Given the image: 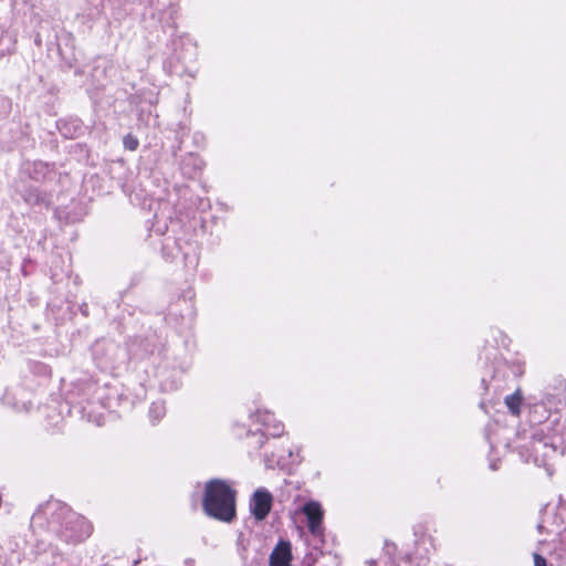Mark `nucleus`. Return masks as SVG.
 Wrapping results in <instances>:
<instances>
[{"label":"nucleus","mask_w":566,"mask_h":566,"mask_svg":"<svg viewBox=\"0 0 566 566\" xmlns=\"http://www.w3.org/2000/svg\"><path fill=\"white\" fill-rule=\"evenodd\" d=\"M292 548L290 542L277 543L270 555V566H292Z\"/></svg>","instance_id":"412c9836"},{"label":"nucleus","mask_w":566,"mask_h":566,"mask_svg":"<svg viewBox=\"0 0 566 566\" xmlns=\"http://www.w3.org/2000/svg\"><path fill=\"white\" fill-rule=\"evenodd\" d=\"M534 566H547L546 564V559L538 555V554H534Z\"/></svg>","instance_id":"72a5a7b5"},{"label":"nucleus","mask_w":566,"mask_h":566,"mask_svg":"<svg viewBox=\"0 0 566 566\" xmlns=\"http://www.w3.org/2000/svg\"><path fill=\"white\" fill-rule=\"evenodd\" d=\"M34 42H35V44H36L38 46H41L42 41H41V39H40V35H36V38H35V40H34Z\"/></svg>","instance_id":"a19ab883"},{"label":"nucleus","mask_w":566,"mask_h":566,"mask_svg":"<svg viewBox=\"0 0 566 566\" xmlns=\"http://www.w3.org/2000/svg\"><path fill=\"white\" fill-rule=\"evenodd\" d=\"M153 230L159 235H164L168 231L166 219L161 223L160 217L158 214H155V223L153 224Z\"/></svg>","instance_id":"c756f323"},{"label":"nucleus","mask_w":566,"mask_h":566,"mask_svg":"<svg viewBox=\"0 0 566 566\" xmlns=\"http://www.w3.org/2000/svg\"><path fill=\"white\" fill-rule=\"evenodd\" d=\"M97 384L91 377L78 378L70 384L65 392V400L69 405L83 409L82 403L90 401L95 395Z\"/></svg>","instance_id":"9d476101"},{"label":"nucleus","mask_w":566,"mask_h":566,"mask_svg":"<svg viewBox=\"0 0 566 566\" xmlns=\"http://www.w3.org/2000/svg\"><path fill=\"white\" fill-rule=\"evenodd\" d=\"M188 366L180 363L178 366H172L169 370L168 364H159L156 370V376L159 379L161 391L171 392L181 386V375L187 370Z\"/></svg>","instance_id":"9b49d317"},{"label":"nucleus","mask_w":566,"mask_h":566,"mask_svg":"<svg viewBox=\"0 0 566 566\" xmlns=\"http://www.w3.org/2000/svg\"><path fill=\"white\" fill-rule=\"evenodd\" d=\"M49 135H50V137H51V139H50V146H51V148H52V149H57V147H59V142H57V139H56V137H55L54 133H49Z\"/></svg>","instance_id":"f704fd0d"},{"label":"nucleus","mask_w":566,"mask_h":566,"mask_svg":"<svg viewBox=\"0 0 566 566\" xmlns=\"http://www.w3.org/2000/svg\"><path fill=\"white\" fill-rule=\"evenodd\" d=\"M181 296H182L184 301H187V300L191 301L193 298V296H195V293H193V291L191 289H188L187 291H185L182 293Z\"/></svg>","instance_id":"c9c22d12"},{"label":"nucleus","mask_w":566,"mask_h":566,"mask_svg":"<svg viewBox=\"0 0 566 566\" xmlns=\"http://www.w3.org/2000/svg\"><path fill=\"white\" fill-rule=\"evenodd\" d=\"M55 128L64 139H76L83 137L90 126L77 115L69 114L55 120Z\"/></svg>","instance_id":"f8f14e48"},{"label":"nucleus","mask_w":566,"mask_h":566,"mask_svg":"<svg viewBox=\"0 0 566 566\" xmlns=\"http://www.w3.org/2000/svg\"><path fill=\"white\" fill-rule=\"evenodd\" d=\"M12 111V101L3 95H0V122L7 119Z\"/></svg>","instance_id":"cd10ccee"},{"label":"nucleus","mask_w":566,"mask_h":566,"mask_svg":"<svg viewBox=\"0 0 566 566\" xmlns=\"http://www.w3.org/2000/svg\"><path fill=\"white\" fill-rule=\"evenodd\" d=\"M551 405L556 408L566 406V380L562 377H556L554 384L546 387L543 394Z\"/></svg>","instance_id":"dca6fc26"},{"label":"nucleus","mask_w":566,"mask_h":566,"mask_svg":"<svg viewBox=\"0 0 566 566\" xmlns=\"http://www.w3.org/2000/svg\"><path fill=\"white\" fill-rule=\"evenodd\" d=\"M1 401L4 406L11 408L14 411H21L24 408V403H19L13 392L6 390L1 397Z\"/></svg>","instance_id":"bb28decb"},{"label":"nucleus","mask_w":566,"mask_h":566,"mask_svg":"<svg viewBox=\"0 0 566 566\" xmlns=\"http://www.w3.org/2000/svg\"><path fill=\"white\" fill-rule=\"evenodd\" d=\"M189 130L190 129L182 123H179L177 125V128L175 130V139L177 144L172 146V155L175 157L177 156V153L181 150V145L184 143L185 137L189 134Z\"/></svg>","instance_id":"393cba45"},{"label":"nucleus","mask_w":566,"mask_h":566,"mask_svg":"<svg viewBox=\"0 0 566 566\" xmlns=\"http://www.w3.org/2000/svg\"><path fill=\"white\" fill-rule=\"evenodd\" d=\"M203 160L195 153L186 154L180 160V171L188 179L196 178L203 169Z\"/></svg>","instance_id":"6ab92c4d"},{"label":"nucleus","mask_w":566,"mask_h":566,"mask_svg":"<svg viewBox=\"0 0 566 566\" xmlns=\"http://www.w3.org/2000/svg\"><path fill=\"white\" fill-rule=\"evenodd\" d=\"M159 92L157 88L148 87L138 90L135 94L130 96V103L135 104L139 108V119H144V116L147 114V117L151 115L150 107L158 103Z\"/></svg>","instance_id":"ddd939ff"},{"label":"nucleus","mask_w":566,"mask_h":566,"mask_svg":"<svg viewBox=\"0 0 566 566\" xmlns=\"http://www.w3.org/2000/svg\"><path fill=\"white\" fill-rule=\"evenodd\" d=\"M252 422L256 424H276L274 419V415L268 410H258L255 413L251 415ZM277 424H282V422H277Z\"/></svg>","instance_id":"b1692460"},{"label":"nucleus","mask_w":566,"mask_h":566,"mask_svg":"<svg viewBox=\"0 0 566 566\" xmlns=\"http://www.w3.org/2000/svg\"><path fill=\"white\" fill-rule=\"evenodd\" d=\"M20 177L29 178L35 182H51L60 179L61 172L57 171L55 163L28 160L20 168Z\"/></svg>","instance_id":"1a4fd4ad"},{"label":"nucleus","mask_w":566,"mask_h":566,"mask_svg":"<svg viewBox=\"0 0 566 566\" xmlns=\"http://www.w3.org/2000/svg\"><path fill=\"white\" fill-rule=\"evenodd\" d=\"M11 188L27 206L35 210L50 209L53 206L52 195L28 182L24 178L19 177L12 181Z\"/></svg>","instance_id":"6e6552de"},{"label":"nucleus","mask_w":566,"mask_h":566,"mask_svg":"<svg viewBox=\"0 0 566 566\" xmlns=\"http://www.w3.org/2000/svg\"><path fill=\"white\" fill-rule=\"evenodd\" d=\"M25 266H27V261H24L23 265H22V272L24 275H27V272H25Z\"/></svg>","instance_id":"79ce46f5"},{"label":"nucleus","mask_w":566,"mask_h":566,"mask_svg":"<svg viewBox=\"0 0 566 566\" xmlns=\"http://www.w3.org/2000/svg\"><path fill=\"white\" fill-rule=\"evenodd\" d=\"M166 415V406L164 401H155L149 407V418L151 421H160Z\"/></svg>","instance_id":"a878e982"},{"label":"nucleus","mask_w":566,"mask_h":566,"mask_svg":"<svg viewBox=\"0 0 566 566\" xmlns=\"http://www.w3.org/2000/svg\"><path fill=\"white\" fill-rule=\"evenodd\" d=\"M10 265V255L0 242V270L4 271Z\"/></svg>","instance_id":"7c9ffc66"},{"label":"nucleus","mask_w":566,"mask_h":566,"mask_svg":"<svg viewBox=\"0 0 566 566\" xmlns=\"http://www.w3.org/2000/svg\"><path fill=\"white\" fill-rule=\"evenodd\" d=\"M203 509L208 515L223 522L235 516V492L221 480H212L206 485Z\"/></svg>","instance_id":"7ed1b4c3"},{"label":"nucleus","mask_w":566,"mask_h":566,"mask_svg":"<svg viewBox=\"0 0 566 566\" xmlns=\"http://www.w3.org/2000/svg\"><path fill=\"white\" fill-rule=\"evenodd\" d=\"M81 525L83 526V533L78 536V539H83L87 537L91 534V525L83 518L78 521Z\"/></svg>","instance_id":"473e14b6"},{"label":"nucleus","mask_w":566,"mask_h":566,"mask_svg":"<svg viewBox=\"0 0 566 566\" xmlns=\"http://www.w3.org/2000/svg\"><path fill=\"white\" fill-rule=\"evenodd\" d=\"M144 7L142 12V27L149 35L156 33L159 40V32L166 33L171 30L169 46L171 53L164 61V71L169 75L182 77L188 73L187 57L192 55V44L186 35H177L178 4L169 2L161 4L159 0H138Z\"/></svg>","instance_id":"f257e3e1"},{"label":"nucleus","mask_w":566,"mask_h":566,"mask_svg":"<svg viewBox=\"0 0 566 566\" xmlns=\"http://www.w3.org/2000/svg\"><path fill=\"white\" fill-rule=\"evenodd\" d=\"M126 349L129 359H145L154 355L161 356L166 350L165 337L157 331L149 329L143 335L128 338Z\"/></svg>","instance_id":"39448f33"},{"label":"nucleus","mask_w":566,"mask_h":566,"mask_svg":"<svg viewBox=\"0 0 566 566\" xmlns=\"http://www.w3.org/2000/svg\"><path fill=\"white\" fill-rule=\"evenodd\" d=\"M160 252L166 261H172L178 254H181L187 269L195 270L199 263V244L191 239L167 237Z\"/></svg>","instance_id":"423d86ee"},{"label":"nucleus","mask_w":566,"mask_h":566,"mask_svg":"<svg viewBox=\"0 0 566 566\" xmlns=\"http://www.w3.org/2000/svg\"><path fill=\"white\" fill-rule=\"evenodd\" d=\"M92 358L102 371L113 373L124 368L129 360L126 348L112 339L101 338L91 347Z\"/></svg>","instance_id":"20e7f679"},{"label":"nucleus","mask_w":566,"mask_h":566,"mask_svg":"<svg viewBox=\"0 0 566 566\" xmlns=\"http://www.w3.org/2000/svg\"><path fill=\"white\" fill-rule=\"evenodd\" d=\"M73 67H74V75L75 76H82L83 75L84 72L80 67L74 66L71 60H62L61 69L63 71L72 70Z\"/></svg>","instance_id":"2f4dec72"},{"label":"nucleus","mask_w":566,"mask_h":566,"mask_svg":"<svg viewBox=\"0 0 566 566\" xmlns=\"http://www.w3.org/2000/svg\"><path fill=\"white\" fill-rule=\"evenodd\" d=\"M52 280H54L55 282L59 281L56 273H52Z\"/></svg>","instance_id":"37998d69"},{"label":"nucleus","mask_w":566,"mask_h":566,"mask_svg":"<svg viewBox=\"0 0 566 566\" xmlns=\"http://www.w3.org/2000/svg\"><path fill=\"white\" fill-rule=\"evenodd\" d=\"M109 71H112V65L106 57H97L93 61L90 76L97 88L105 85Z\"/></svg>","instance_id":"aec40b11"},{"label":"nucleus","mask_w":566,"mask_h":566,"mask_svg":"<svg viewBox=\"0 0 566 566\" xmlns=\"http://www.w3.org/2000/svg\"><path fill=\"white\" fill-rule=\"evenodd\" d=\"M109 4V21L108 23H112V20L120 23L124 21L128 15H130L134 12V3L136 2L139 7H142V10H144V7L139 4L138 0L129 1V0H107ZM143 11H140L142 13Z\"/></svg>","instance_id":"2eb2a0df"},{"label":"nucleus","mask_w":566,"mask_h":566,"mask_svg":"<svg viewBox=\"0 0 566 566\" xmlns=\"http://www.w3.org/2000/svg\"><path fill=\"white\" fill-rule=\"evenodd\" d=\"M527 424H559L560 408L551 405L543 395L539 399L528 396L525 402Z\"/></svg>","instance_id":"0eeeda50"},{"label":"nucleus","mask_w":566,"mask_h":566,"mask_svg":"<svg viewBox=\"0 0 566 566\" xmlns=\"http://www.w3.org/2000/svg\"><path fill=\"white\" fill-rule=\"evenodd\" d=\"M106 3L107 0H85L83 7V15L90 21H98L102 18H105L109 21L108 15L106 14Z\"/></svg>","instance_id":"4be33fe9"},{"label":"nucleus","mask_w":566,"mask_h":566,"mask_svg":"<svg viewBox=\"0 0 566 566\" xmlns=\"http://www.w3.org/2000/svg\"><path fill=\"white\" fill-rule=\"evenodd\" d=\"M483 360L484 373L481 378L483 388L480 408L489 413V407L494 408L500 405L499 392L516 382L525 373V361L520 357L512 359L504 358L496 348H486L484 355H480Z\"/></svg>","instance_id":"f03ea898"},{"label":"nucleus","mask_w":566,"mask_h":566,"mask_svg":"<svg viewBox=\"0 0 566 566\" xmlns=\"http://www.w3.org/2000/svg\"><path fill=\"white\" fill-rule=\"evenodd\" d=\"M85 211L80 201H72L70 206L56 207L54 217L65 223H76L83 219Z\"/></svg>","instance_id":"f3484780"},{"label":"nucleus","mask_w":566,"mask_h":566,"mask_svg":"<svg viewBox=\"0 0 566 566\" xmlns=\"http://www.w3.org/2000/svg\"><path fill=\"white\" fill-rule=\"evenodd\" d=\"M123 146L126 150L135 151L139 146V140L137 136H135L132 133H128L123 137Z\"/></svg>","instance_id":"c85d7f7f"},{"label":"nucleus","mask_w":566,"mask_h":566,"mask_svg":"<svg viewBox=\"0 0 566 566\" xmlns=\"http://www.w3.org/2000/svg\"><path fill=\"white\" fill-rule=\"evenodd\" d=\"M272 507V495L265 489H258L250 501V512L258 521H263Z\"/></svg>","instance_id":"4468645a"},{"label":"nucleus","mask_w":566,"mask_h":566,"mask_svg":"<svg viewBox=\"0 0 566 566\" xmlns=\"http://www.w3.org/2000/svg\"><path fill=\"white\" fill-rule=\"evenodd\" d=\"M199 138H201V139H202V138H203V136H202V135H200V134H198V133H196V134H195V136H193L195 142H196V143H197V142H199Z\"/></svg>","instance_id":"ea45409f"},{"label":"nucleus","mask_w":566,"mask_h":566,"mask_svg":"<svg viewBox=\"0 0 566 566\" xmlns=\"http://www.w3.org/2000/svg\"><path fill=\"white\" fill-rule=\"evenodd\" d=\"M80 310H81V313L84 315V316H87L88 315V305L86 303L82 304L80 306Z\"/></svg>","instance_id":"4c0bfd02"},{"label":"nucleus","mask_w":566,"mask_h":566,"mask_svg":"<svg viewBox=\"0 0 566 566\" xmlns=\"http://www.w3.org/2000/svg\"><path fill=\"white\" fill-rule=\"evenodd\" d=\"M166 219H169L170 223L172 227L177 226L179 222L177 220H174L170 216L167 217Z\"/></svg>","instance_id":"58836bf2"},{"label":"nucleus","mask_w":566,"mask_h":566,"mask_svg":"<svg viewBox=\"0 0 566 566\" xmlns=\"http://www.w3.org/2000/svg\"><path fill=\"white\" fill-rule=\"evenodd\" d=\"M525 402L526 398H524L522 389L518 386L513 394L504 398V403L513 416H520L522 411H525Z\"/></svg>","instance_id":"5701e85b"},{"label":"nucleus","mask_w":566,"mask_h":566,"mask_svg":"<svg viewBox=\"0 0 566 566\" xmlns=\"http://www.w3.org/2000/svg\"><path fill=\"white\" fill-rule=\"evenodd\" d=\"M302 512L307 517L308 528L313 535H318L322 531L323 510L319 503L311 501L302 507Z\"/></svg>","instance_id":"a211bd4d"},{"label":"nucleus","mask_w":566,"mask_h":566,"mask_svg":"<svg viewBox=\"0 0 566 566\" xmlns=\"http://www.w3.org/2000/svg\"><path fill=\"white\" fill-rule=\"evenodd\" d=\"M75 148H78L81 151L85 153V156L88 157V147L86 144L78 143L74 146Z\"/></svg>","instance_id":"e433bc0d"}]
</instances>
